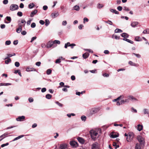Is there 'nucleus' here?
<instances>
[{
    "mask_svg": "<svg viewBox=\"0 0 149 149\" xmlns=\"http://www.w3.org/2000/svg\"><path fill=\"white\" fill-rule=\"evenodd\" d=\"M90 133L92 139L94 141L96 140L98 133L95 131L91 130L90 132Z\"/></svg>",
    "mask_w": 149,
    "mask_h": 149,
    "instance_id": "obj_1",
    "label": "nucleus"
},
{
    "mask_svg": "<svg viewBox=\"0 0 149 149\" xmlns=\"http://www.w3.org/2000/svg\"><path fill=\"white\" fill-rule=\"evenodd\" d=\"M137 139L142 146H144L145 144V141L144 138L142 136L139 135L137 136Z\"/></svg>",
    "mask_w": 149,
    "mask_h": 149,
    "instance_id": "obj_2",
    "label": "nucleus"
},
{
    "mask_svg": "<svg viewBox=\"0 0 149 149\" xmlns=\"http://www.w3.org/2000/svg\"><path fill=\"white\" fill-rule=\"evenodd\" d=\"M19 8L18 5L15 4H12L10 7V10L11 11L17 10Z\"/></svg>",
    "mask_w": 149,
    "mask_h": 149,
    "instance_id": "obj_3",
    "label": "nucleus"
},
{
    "mask_svg": "<svg viewBox=\"0 0 149 149\" xmlns=\"http://www.w3.org/2000/svg\"><path fill=\"white\" fill-rule=\"evenodd\" d=\"M99 110L98 108H93L91 111L90 113L91 115H93L97 113Z\"/></svg>",
    "mask_w": 149,
    "mask_h": 149,
    "instance_id": "obj_4",
    "label": "nucleus"
},
{
    "mask_svg": "<svg viewBox=\"0 0 149 149\" xmlns=\"http://www.w3.org/2000/svg\"><path fill=\"white\" fill-rule=\"evenodd\" d=\"M125 136H127V141H129L132 139L133 138V136L129 134L128 135L127 133H125Z\"/></svg>",
    "mask_w": 149,
    "mask_h": 149,
    "instance_id": "obj_5",
    "label": "nucleus"
},
{
    "mask_svg": "<svg viewBox=\"0 0 149 149\" xmlns=\"http://www.w3.org/2000/svg\"><path fill=\"white\" fill-rule=\"evenodd\" d=\"M55 47L54 43L52 42H49L47 45V47L48 48H54Z\"/></svg>",
    "mask_w": 149,
    "mask_h": 149,
    "instance_id": "obj_6",
    "label": "nucleus"
},
{
    "mask_svg": "<svg viewBox=\"0 0 149 149\" xmlns=\"http://www.w3.org/2000/svg\"><path fill=\"white\" fill-rule=\"evenodd\" d=\"M70 144L73 147H77L78 146L77 143L74 141H71L70 143Z\"/></svg>",
    "mask_w": 149,
    "mask_h": 149,
    "instance_id": "obj_7",
    "label": "nucleus"
},
{
    "mask_svg": "<svg viewBox=\"0 0 149 149\" xmlns=\"http://www.w3.org/2000/svg\"><path fill=\"white\" fill-rule=\"evenodd\" d=\"M25 118V116H22L18 117L16 118V120L18 121H22L24 120Z\"/></svg>",
    "mask_w": 149,
    "mask_h": 149,
    "instance_id": "obj_8",
    "label": "nucleus"
},
{
    "mask_svg": "<svg viewBox=\"0 0 149 149\" xmlns=\"http://www.w3.org/2000/svg\"><path fill=\"white\" fill-rule=\"evenodd\" d=\"M78 141L81 143L83 144L85 143V140L84 139L81 137H79L77 138Z\"/></svg>",
    "mask_w": 149,
    "mask_h": 149,
    "instance_id": "obj_9",
    "label": "nucleus"
},
{
    "mask_svg": "<svg viewBox=\"0 0 149 149\" xmlns=\"http://www.w3.org/2000/svg\"><path fill=\"white\" fill-rule=\"evenodd\" d=\"M128 98L130 100H131L133 102L138 101V100L132 95L128 96Z\"/></svg>",
    "mask_w": 149,
    "mask_h": 149,
    "instance_id": "obj_10",
    "label": "nucleus"
},
{
    "mask_svg": "<svg viewBox=\"0 0 149 149\" xmlns=\"http://www.w3.org/2000/svg\"><path fill=\"white\" fill-rule=\"evenodd\" d=\"M68 147V145L66 144L63 143L60 145V149H65Z\"/></svg>",
    "mask_w": 149,
    "mask_h": 149,
    "instance_id": "obj_11",
    "label": "nucleus"
},
{
    "mask_svg": "<svg viewBox=\"0 0 149 149\" xmlns=\"http://www.w3.org/2000/svg\"><path fill=\"white\" fill-rule=\"evenodd\" d=\"M91 149H99L97 143H93L91 146Z\"/></svg>",
    "mask_w": 149,
    "mask_h": 149,
    "instance_id": "obj_12",
    "label": "nucleus"
},
{
    "mask_svg": "<svg viewBox=\"0 0 149 149\" xmlns=\"http://www.w3.org/2000/svg\"><path fill=\"white\" fill-rule=\"evenodd\" d=\"M59 15L58 13V12H56L54 13H52L51 16L52 18H54L57 17Z\"/></svg>",
    "mask_w": 149,
    "mask_h": 149,
    "instance_id": "obj_13",
    "label": "nucleus"
},
{
    "mask_svg": "<svg viewBox=\"0 0 149 149\" xmlns=\"http://www.w3.org/2000/svg\"><path fill=\"white\" fill-rule=\"evenodd\" d=\"M38 10L35 9L32 11L30 14V16L31 17H33L37 13Z\"/></svg>",
    "mask_w": 149,
    "mask_h": 149,
    "instance_id": "obj_14",
    "label": "nucleus"
},
{
    "mask_svg": "<svg viewBox=\"0 0 149 149\" xmlns=\"http://www.w3.org/2000/svg\"><path fill=\"white\" fill-rule=\"evenodd\" d=\"M139 24L137 22H131V25L133 27H135Z\"/></svg>",
    "mask_w": 149,
    "mask_h": 149,
    "instance_id": "obj_15",
    "label": "nucleus"
},
{
    "mask_svg": "<svg viewBox=\"0 0 149 149\" xmlns=\"http://www.w3.org/2000/svg\"><path fill=\"white\" fill-rule=\"evenodd\" d=\"M124 98V96L123 95H121L118 97L116 99L113 100V102H117L118 100L120 99H123Z\"/></svg>",
    "mask_w": 149,
    "mask_h": 149,
    "instance_id": "obj_16",
    "label": "nucleus"
},
{
    "mask_svg": "<svg viewBox=\"0 0 149 149\" xmlns=\"http://www.w3.org/2000/svg\"><path fill=\"white\" fill-rule=\"evenodd\" d=\"M143 128V126L142 125L139 124L137 126V129L139 131H141Z\"/></svg>",
    "mask_w": 149,
    "mask_h": 149,
    "instance_id": "obj_17",
    "label": "nucleus"
},
{
    "mask_svg": "<svg viewBox=\"0 0 149 149\" xmlns=\"http://www.w3.org/2000/svg\"><path fill=\"white\" fill-rule=\"evenodd\" d=\"M110 11L113 13H114L116 14H119V12L117 11L115 9H110Z\"/></svg>",
    "mask_w": 149,
    "mask_h": 149,
    "instance_id": "obj_18",
    "label": "nucleus"
},
{
    "mask_svg": "<svg viewBox=\"0 0 149 149\" xmlns=\"http://www.w3.org/2000/svg\"><path fill=\"white\" fill-rule=\"evenodd\" d=\"M22 26L20 25L19 26V27L16 29V32L18 33H19L22 30Z\"/></svg>",
    "mask_w": 149,
    "mask_h": 149,
    "instance_id": "obj_19",
    "label": "nucleus"
},
{
    "mask_svg": "<svg viewBox=\"0 0 149 149\" xmlns=\"http://www.w3.org/2000/svg\"><path fill=\"white\" fill-rule=\"evenodd\" d=\"M123 38L126 37V38H128L129 35L127 33H124L120 35Z\"/></svg>",
    "mask_w": 149,
    "mask_h": 149,
    "instance_id": "obj_20",
    "label": "nucleus"
},
{
    "mask_svg": "<svg viewBox=\"0 0 149 149\" xmlns=\"http://www.w3.org/2000/svg\"><path fill=\"white\" fill-rule=\"evenodd\" d=\"M129 64L132 66H137L138 65L137 64L135 63L132 61H130L129 62Z\"/></svg>",
    "mask_w": 149,
    "mask_h": 149,
    "instance_id": "obj_21",
    "label": "nucleus"
},
{
    "mask_svg": "<svg viewBox=\"0 0 149 149\" xmlns=\"http://www.w3.org/2000/svg\"><path fill=\"white\" fill-rule=\"evenodd\" d=\"M89 55L88 53H86L83 54V57L84 58L86 59L88 57Z\"/></svg>",
    "mask_w": 149,
    "mask_h": 149,
    "instance_id": "obj_22",
    "label": "nucleus"
},
{
    "mask_svg": "<svg viewBox=\"0 0 149 149\" xmlns=\"http://www.w3.org/2000/svg\"><path fill=\"white\" fill-rule=\"evenodd\" d=\"M112 38H115L116 40H119L120 38V36H118L116 35L113 34L112 35Z\"/></svg>",
    "mask_w": 149,
    "mask_h": 149,
    "instance_id": "obj_23",
    "label": "nucleus"
},
{
    "mask_svg": "<svg viewBox=\"0 0 149 149\" xmlns=\"http://www.w3.org/2000/svg\"><path fill=\"white\" fill-rule=\"evenodd\" d=\"M73 9L74 10H77V11H79L80 9L79 7V6H78L77 5H75L73 7Z\"/></svg>",
    "mask_w": 149,
    "mask_h": 149,
    "instance_id": "obj_24",
    "label": "nucleus"
},
{
    "mask_svg": "<svg viewBox=\"0 0 149 149\" xmlns=\"http://www.w3.org/2000/svg\"><path fill=\"white\" fill-rule=\"evenodd\" d=\"M6 19L7 21H8V22H6L5 23L7 24L10 23L11 21V19L10 17L7 16L6 17Z\"/></svg>",
    "mask_w": 149,
    "mask_h": 149,
    "instance_id": "obj_25",
    "label": "nucleus"
},
{
    "mask_svg": "<svg viewBox=\"0 0 149 149\" xmlns=\"http://www.w3.org/2000/svg\"><path fill=\"white\" fill-rule=\"evenodd\" d=\"M24 135H20L16 138H15L13 140V141H15L16 140H18L19 139H20V138L24 137Z\"/></svg>",
    "mask_w": 149,
    "mask_h": 149,
    "instance_id": "obj_26",
    "label": "nucleus"
},
{
    "mask_svg": "<svg viewBox=\"0 0 149 149\" xmlns=\"http://www.w3.org/2000/svg\"><path fill=\"white\" fill-rule=\"evenodd\" d=\"M144 113V114H149V110L146 109H144L143 110Z\"/></svg>",
    "mask_w": 149,
    "mask_h": 149,
    "instance_id": "obj_27",
    "label": "nucleus"
},
{
    "mask_svg": "<svg viewBox=\"0 0 149 149\" xmlns=\"http://www.w3.org/2000/svg\"><path fill=\"white\" fill-rule=\"evenodd\" d=\"M35 6L33 3H31L28 5L29 8L30 9H32Z\"/></svg>",
    "mask_w": 149,
    "mask_h": 149,
    "instance_id": "obj_28",
    "label": "nucleus"
},
{
    "mask_svg": "<svg viewBox=\"0 0 149 149\" xmlns=\"http://www.w3.org/2000/svg\"><path fill=\"white\" fill-rule=\"evenodd\" d=\"M135 40L136 41H141V38L139 36H136L135 38Z\"/></svg>",
    "mask_w": 149,
    "mask_h": 149,
    "instance_id": "obj_29",
    "label": "nucleus"
},
{
    "mask_svg": "<svg viewBox=\"0 0 149 149\" xmlns=\"http://www.w3.org/2000/svg\"><path fill=\"white\" fill-rule=\"evenodd\" d=\"M114 32L115 33H119L122 32L123 31L120 29H116L115 30Z\"/></svg>",
    "mask_w": 149,
    "mask_h": 149,
    "instance_id": "obj_30",
    "label": "nucleus"
},
{
    "mask_svg": "<svg viewBox=\"0 0 149 149\" xmlns=\"http://www.w3.org/2000/svg\"><path fill=\"white\" fill-rule=\"evenodd\" d=\"M113 146L115 147V149H116L117 148L119 147V146L118 145H117L116 142H113Z\"/></svg>",
    "mask_w": 149,
    "mask_h": 149,
    "instance_id": "obj_31",
    "label": "nucleus"
},
{
    "mask_svg": "<svg viewBox=\"0 0 149 149\" xmlns=\"http://www.w3.org/2000/svg\"><path fill=\"white\" fill-rule=\"evenodd\" d=\"M104 6V5L102 4L98 3L97 6V7L98 9H101Z\"/></svg>",
    "mask_w": 149,
    "mask_h": 149,
    "instance_id": "obj_32",
    "label": "nucleus"
},
{
    "mask_svg": "<svg viewBox=\"0 0 149 149\" xmlns=\"http://www.w3.org/2000/svg\"><path fill=\"white\" fill-rule=\"evenodd\" d=\"M135 149H141L140 144L139 143H136L135 146Z\"/></svg>",
    "mask_w": 149,
    "mask_h": 149,
    "instance_id": "obj_33",
    "label": "nucleus"
},
{
    "mask_svg": "<svg viewBox=\"0 0 149 149\" xmlns=\"http://www.w3.org/2000/svg\"><path fill=\"white\" fill-rule=\"evenodd\" d=\"M45 97L47 99H50L51 98L52 95L50 94H48L46 95Z\"/></svg>",
    "mask_w": 149,
    "mask_h": 149,
    "instance_id": "obj_34",
    "label": "nucleus"
},
{
    "mask_svg": "<svg viewBox=\"0 0 149 149\" xmlns=\"http://www.w3.org/2000/svg\"><path fill=\"white\" fill-rule=\"evenodd\" d=\"M50 22L48 19H46L45 20V25L46 26H47L49 24Z\"/></svg>",
    "mask_w": 149,
    "mask_h": 149,
    "instance_id": "obj_35",
    "label": "nucleus"
},
{
    "mask_svg": "<svg viewBox=\"0 0 149 149\" xmlns=\"http://www.w3.org/2000/svg\"><path fill=\"white\" fill-rule=\"evenodd\" d=\"M104 22L106 23H107L110 24V25H113V23L112 22L109 20H108L107 21H104Z\"/></svg>",
    "mask_w": 149,
    "mask_h": 149,
    "instance_id": "obj_36",
    "label": "nucleus"
},
{
    "mask_svg": "<svg viewBox=\"0 0 149 149\" xmlns=\"http://www.w3.org/2000/svg\"><path fill=\"white\" fill-rule=\"evenodd\" d=\"M52 70L50 69H48L46 71V73L47 75L50 74L52 72Z\"/></svg>",
    "mask_w": 149,
    "mask_h": 149,
    "instance_id": "obj_37",
    "label": "nucleus"
},
{
    "mask_svg": "<svg viewBox=\"0 0 149 149\" xmlns=\"http://www.w3.org/2000/svg\"><path fill=\"white\" fill-rule=\"evenodd\" d=\"M135 55L138 58H139L141 57V56L139 54H136L135 53H132V55Z\"/></svg>",
    "mask_w": 149,
    "mask_h": 149,
    "instance_id": "obj_38",
    "label": "nucleus"
},
{
    "mask_svg": "<svg viewBox=\"0 0 149 149\" xmlns=\"http://www.w3.org/2000/svg\"><path fill=\"white\" fill-rule=\"evenodd\" d=\"M68 45V47H71V48L72 49L73 48L74 46H75L76 45L75 44H74V43H72L71 44H70H70Z\"/></svg>",
    "mask_w": 149,
    "mask_h": 149,
    "instance_id": "obj_39",
    "label": "nucleus"
},
{
    "mask_svg": "<svg viewBox=\"0 0 149 149\" xmlns=\"http://www.w3.org/2000/svg\"><path fill=\"white\" fill-rule=\"evenodd\" d=\"M11 60L10 58H8L7 60L5 61V63L6 64H8L9 62H11Z\"/></svg>",
    "mask_w": 149,
    "mask_h": 149,
    "instance_id": "obj_40",
    "label": "nucleus"
},
{
    "mask_svg": "<svg viewBox=\"0 0 149 149\" xmlns=\"http://www.w3.org/2000/svg\"><path fill=\"white\" fill-rule=\"evenodd\" d=\"M53 42L54 43V45L55 44H60V42L59 41L56 40H55Z\"/></svg>",
    "mask_w": 149,
    "mask_h": 149,
    "instance_id": "obj_41",
    "label": "nucleus"
},
{
    "mask_svg": "<svg viewBox=\"0 0 149 149\" xmlns=\"http://www.w3.org/2000/svg\"><path fill=\"white\" fill-rule=\"evenodd\" d=\"M81 119L82 121H85L86 119V117L84 116H82L81 117Z\"/></svg>",
    "mask_w": 149,
    "mask_h": 149,
    "instance_id": "obj_42",
    "label": "nucleus"
},
{
    "mask_svg": "<svg viewBox=\"0 0 149 149\" xmlns=\"http://www.w3.org/2000/svg\"><path fill=\"white\" fill-rule=\"evenodd\" d=\"M118 136V135L116 134H112L111 135V137L112 138H115Z\"/></svg>",
    "mask_w": 149,
    "mask_h": 149,
    "instance_id": "obj_43",
    "label": "nucleus"
},
{
    "mask_svg": "<svg viewBox=\"0 0 149 149\" xmlns=\"http://www.w3.org/2000/svg\"><path fill=\"white\" fill-rule=\"evenodd\" d=\"M55 103L60 107H62L63 106V104L60 103L58 101L56 102Z\"/></svg>",
    "mask_w": 149,
    "mask_h": 149,
    "instance_id": "obj_44",
    "label": "nucleus"
},
{
    "mask_svg": "<svg viewBox=\"0 0 149 149\" xmlns=\"http://www.w3.org/2000/svg\"><path fill=\"white\" fill-rule=\"evenodd\" d=\"M67 116L68 117H70L71 116H75V114L74 113H71L70 114H68L67 115Z\"/></svg>",
    "mask_w": 149,
    "mask_h": 149,
    "instance_id": "obj_45",
    "label": "nucleus"
},
{
    "mask_svg": "<svg viewBox=\"0 0 149 149\" xmlns=\"http://www.w3.org/2000/svg\"><path fill=\"white\" fill-rule=\"evenodd\" d=\"M22 13L21 12H18L17 13V15L19 17L22 16Z\"/></svg>",
    "mask_w": 149,
    "mask_h": 149,
    "instance_id": "obj_46",
    "label": "nucleus"
},
{
    "mask_svg": "<svg viewBox=\"0 0 149 149\" xmlns=\"http://www.w3.org/2000/svg\"><path fill=\"white\" fill-rule=\"evenodd\" d=\"M88 21H89L88 19L87 18L84 17V18L83 23L84 24H85V23L86 22H88Z\"/></svg>",
    "mask_w": 149,
    "mask_h": 149,
    "instance_id": "obj_47",
    "label": "nucleus"
},
{
    "mask_svg": "<svg viewBox=\"0 0 149 149\" xmlns=\"http://www.w3.org/2000/svg\"><path fill=\"white\" fill-rule=\"evenodd\" d=\"M15 65L16 67H18L20 65V64L18 62H16L15 63Z\"/></svg>",
    "mask_w": 149,
    "mask_h": 149,
    "instance_id": "obj_48",
    "label": "nucleus"
},
{
    "mask_svg": "<svg viewBox=\"0 0 149 149\" xmlns=\"http://www.w3.org/2000/svg\"><path fill=\"white\" fill-rule=\"evenodd\" d=\"M36 24L35 23L33 22L31 24V28H34L36 27Z\"/></svg>",
    "mask_w": 149,
    "mask_h": 149,
    "instance_id": "obj_49",
    "label": "nucleus"
},
{
    "mask_svg": "<svg viewBox=\"0 0 149 149\" xmlns=\"http://www.w3.org/2000/svg\"><path fill=\"white\" fill-rule=\"evenodd\" d=\"M123 10H125V11H129L130 10L128 8H127L126 6H124L123 7Z\"/></svg>",
    "mask_w": 149,
    "mask_h": 149,
    "instance_id": "obj_50",
    "label": "nucleus"
},
{
    "mask_svg": "<svg viewBox=\"0 0 149 149\" xmlns=\"http://www.w3.org/2000/svg\"><path fill=\"white\" fill-rule=\"evenodd\" d=\"M11 43V41L10 40H7L5 42V45H9Z\"/></svg>",
    "mask_w": 149,
    "mask_h": 149,
    "instance_id": "obj_51",
    "label": "nucleus"
},
{
    "mask_svg": "<svg viewBox=\"0 0 149 149\" xmlns=\"http://www.w3.org/2000/svg\"><path fill=\"white\" fill-rule=\"evenodd\" d=\"M61 62V61L60 58H58L56 60L55 63H58Z\"/></svg>",
    "mask_w": 149,
    "mask_h": 149,
    "instance_id": "obj_52",
    "label": "nucleus"
},
{
    "mask_svg": "<svg viewBox=\"0 0 149 149\" xmlns=\"http://www.w3.org/2000/svg\"><path fill=\"white\" fill-rule=\"evenodd\" d=\"M7 55L8 56L6 58H5L4 59H6L8 58H9L10 57H11V56H13L12 54H7Z\"/></svg>",
    "mask_w": 149,
    "mask_h": 149,
    "instance_id": "obj_53",
    "label": "nucleus"
},
{
    "mask_svg": "<svg viewBox=\"0 0 149 149\" xmlns=\"http://www.w3.org/2000/svg\"><path fill=\"white\" fill-rule=\"evenodd\" d=\"M37 38V37L36 36H34L33 37L31 40L30 41L31 42H32L33 41H34V40H36Z\"/></svg>",
    "mask_w": 149,
    "mask_h": 149,
    "instance_id": "obj_54",
    "label": "nucleus"
},
{
    "mask_svg": "<svg viewBox=\"0 0 149 149\" xmlns=\"http://www.w3.org/2000/svg\"><path fill=\"white\" fill-rule=\"evenodd\" d=\"M28 100L29 102L30 103L33 102V99L32 97L29 98L28 99Z\"/></svg>",
    "mask_w": 149,
    "mask_h": 149,
    "instance_id": "obj_55",
    "label": "nucleus"
},
{
    "mask_svg": "<svg viewBox=\"0 0 149 149\" xmlns=\"http://www.w3.org/2000/svg\"><path fill=\"white\" fill-rule=\"evenodd\" d=\"M125 102L128 103L130 101V99L128 98V96L127 98L125 99H124Z\"/></svg>",
    "mask_w": 149,
    "mask_h": 149,
    "instance_id": "obj_56",
    "label": "nucleus"
},
{
    "mask_svg": "<svg viewBox=\"0 0 149 149\" xmlns=\"http://www.w3.org/2000/svg\"><path fill=\"white\" fill-rule=\"evenodd\" d=\"M126 40H127V42H129L131 44H132L134 42L133 41L127 39H126Z\"/></svg>",
    "mask_w": 149,
    "mask_h": 149,
    "instance_id": "obj_57",
    "label": "nucleus"
},
{
    "mask_svg": "<svg viewBox=\"0 0 149 149\" xmlns=\"http://www.w3.org/2000/svg\"><path fill=\"white\" fill-rule=\"evenodd\" d=\"M131 111L133 112L136 113L137 112V110L136 109H134L133 107H132L131 108Z\"/></svg>",
    "mask_w": 149,
    "mask_h": 149,
    "instance_id": "obj_58",
    "label": "nucleus"
},
{
    "mask_svg": "<svg viewBox=\"0 0 149 149\" xmlns=\"http://www.w3.org/2000/svg\"><path fill=\"white\" fill-rule=\"evenodd\" d=\"M67 24V22L65 20L63 21L62 23V24L63 25L65 26Z\"/></svg>",
    "mask_w": 149,
    "mask_h": 149,
    "instance_id": "obj_59",
    "label": "nucleus"
},
{
    "mask_svg": "<svg viewBox=\"0 0 149 149\" xmlns=\"http://www.w3.org/2000/svg\"><path fill=\"white\" fill-rule=\"evenodd\" d=\"M3 3L4 4H7L8 3V0H4L3 1Z\"/></svg>",
    "mask_w": 149,
    "mask_h": 149,
    "instance_id": "obj_60",
    "label": "nucleus"
},
{
    "mask_svg": "<svg viewBox=\"0 0 149 149\" xmlns=\"http://www.w3.org/2000/svg\"><path fill=\"white\" fill-rule=\"evenodd\" d=\"M102 75L104 77H108L109 76V74L106 73L103 74Z\"/></svg>",
    "mask_w": 149,
    "mask_h": 149,
    "instance_id": "obj_61",
    "label": "nucleus"
},
{
    "mask_svg": "<svg viewBox=\"0 0 149 149\" xmlns=\"http://www.w3.org/2000/svg\"><path fill=\"white\" fill-rule=\"evenodd\" d=\"M149 29H148L145 30L143 31V34H146L147 33H149L148 32V30Z\"/></svg>",
    "mask_w": 149,
    "mask_h": 149,
    "instance_id": "obj_62",
    "label": "nucleus"
},
{
    "mask_svg": "<svg viewBox=\"0 0 149 149\" xmlns=\"http://www.w3.org/2000/svg\"><path fill=\"white\" fill-rule=\"evenodd\" d=\"M117 9L119 11H121L122 9V7L121 6H118L117 7Z\"/></svg>",
    "mask_w": 149,
    "mask_h": 149,
    "instance_id": "obj_63",
    "label": "nucleus"
},
{
    "mask_svg": "<svg viewBox=\"0 0 149 149\" xmlns=\"http://www.w3.org/2000/svg\"><path fill=\"white\" fill-rule=\"evenodd\" d=\"M18 43V41L17 40H14L13 42V44L14 45H16Z\"/></svg>",
    "mask_w": 149,
    "mask_h": 149,
    "instance_id": "obj_64",
    "label": "nucleus"
}]
</instances>
